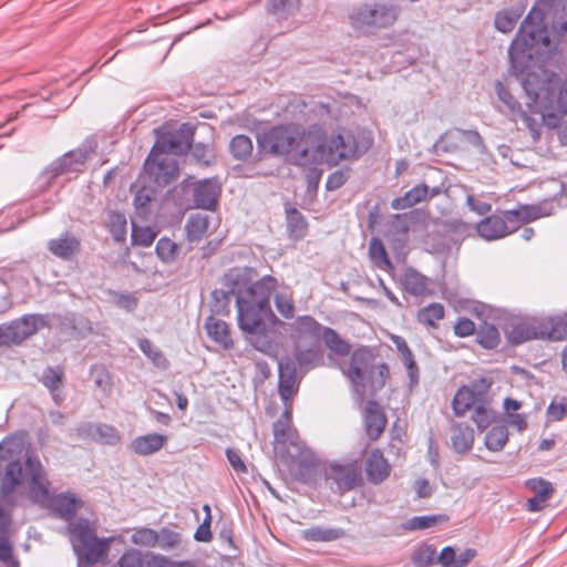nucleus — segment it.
I'll return each mask as SVG.
<instances>
[{"instance_id": "f257e3e1", "label": "nucleus", "mask_w": 567, "mask_h": 567, "mask_svg": "<svg viewBox=\"0 0 567 567\" xmlns=\"http://www.w3.org/2000/svg\"><path fill=\"white\" fill-rule=\"evenodd\" d=\"M252 271L251 268H234L225 274L224 280L236 297L239 329L247 334L248 341L256 350L268 353L272 349L268 326L277 320L270 306L277 280L266 275L251 282Z\"/></svg>"}, {"instance_id": "f03ea898", "label": "nucleus", "mask_w": 567, "mask_h": 567, "mask_svg": "<svg viewBox=\"0 0 567 567\" xmlns=\"http://www.w3.org/2000/svg\"><path fill=\"white\" fill-rule=\"evenodd\" d=\"M564 0H537L523 20L508 48L509 71L514 75L528 74L529 69L551 50L550 35L545 23L546 10L563 4ZM543 65H538L537 72ZM527 75H525L526 78Z\"/></svg>"}, {"instance_id": "7ed1b4c3", "label": "nucleus", "mask_w": 567, "mask_h": 567, "mask_svg": "<svg viewBox=\"0 0 567 567\" xmlns=\"http://www.w3.org/2000/svg\"><path fill=\"white\" fill-rule=\"evenodd\" d=\"M522 86L527 96L526 107L532 113H539L547 126L555 127L567 114V79L558 85L556 73L539 68L523 79Z\"/></svg>"}, {"instance_id": "20e7f679", "label": "nucleus", "mask_w": 567, "mask_h": 567, "mask_svg": "<svg viewBox=\"0 0 567 567\" xmlns=\"http://www.w3.org/2000/svg\"><path fill=\"white\" fill-rule=\"evenodd\" d=\"M555 209L554 199H544L536 204H519L516 208L504 210L503 216L489 215L483 218L474 228L481 238L493 241L514 233L520 224L553 215Z\"/></svg>"}, {"instance_id": "39448f33", "label": "nucleus", "mask_w": 567, "mask_h": 567, "mask_svg": "<svg viewBox=\"0 0 567 567\" xmlns=\"http://www.w3.org/2000/svg\"><path fill=\"white\" fill-rule=\"evenodd\" d=\"M358 146L350 132H337L330 136H324L313 150L302 147L297 150L293 156V163L301 167H307L317 162H326L330 165H337L342 159L354 157Z\"/></svg>"}, {"instance_id": "423d86ee", "label": "nucleus", "mask_w": 567, "mask_h": 567, "mask_svg": "<svg viewBox=\"0 0 567 567\" xmlns=\"http://www.w3.org/2000/svg\"><path fill=\"white\" fill-rule=\"evenodd\" d=\"M25 471L30 477V493L37 503H48L51 501L53 511L63 519H71L76 513L78 499L74 495L61 493L51 498L49 492V482L45 480L40 460L37 456L29 455L25 460Z\"/></svg>"}, {"instance_id": "0eeeda50", "label": "nucleus", "mask_w": 567, "mask_h": 567, "mask_svg": "<svg viewBox=\"0 0 567 567\" xmlns=\"http://www.w3.org/2000/svg\"><path fill=\"white\" fill-rule=\"evenodd\" d=\"M303 132L292 124H279L257 133V153L262 157H284L297 150Z\"/></svg>"}, {"instance_id": "6e6552de", "label": "nucleus", "mask_w": 567, "mask_h": 567, "mask_svg": "<svg viewBox=\"0 0 567 567\" xmlns=\"http://www.w3.org/2000/svg\"><path fill=\"white\" fill-rule=\"evenodd\" d=\"M96 148V138L90 136L78 148L66 152L49 164L38 177L41 190L47 189L61 175L82 172L86 161L95 154Z\"/></svg>"}, {"instance_id": "1a4fd4ad", "label": "nucleus", "mask_w": 567, "mask_h": 567, "mask_svg": "<svg viewBox=\"0 0 567 567\" xmlns=\"http://www.w3.org/2000/svg\"><path fill=\"white\" fill-rule=\"evenodd\" d=\"M70 540L79 564L93 565L101 560L112 540L111 537L99 538L86 519L69 525Z\"/></svg>"}, {"instance_id": "9d476101", "label": "nucleus", "mask_w": 567, "mask_h": 567, "mask_svg": "<svg viewBox=\"0 0 567 567\" xmlns=\"http://www.w3.org/2000/svg\"><path fill=\"white\" fill-rule=\"evenodd\" d=\"M70 540L79 564L93 565L101 560L112 540L111 537L99 538L86 519L69 525Z\"/></svg>"}, {"instance_id": "9b49d317", "label": "nucleus", "mask_w": 567, "mask_h": 567, "mask_svg": "<svg viewBox=\"0 0 567 567\" xmlns=\"http://www.w3.org/2000/svg\"><path fill=\"white\" fill-rule=\"evenodd\" d=\"M399 14V8L386 2H364L349 13L350 24L357 30L381 29L392 25Z\"/></svg>"}, {"instance_id": "f8f14e48", "label": "nucleus", "mask_w": 567, "mask_h": 567, "mask_svg": "<svg viewBox=\"0 0 567 567\" xmlns=\"http://www.w3.org/2000/svg\"><path fill=\"white\" fill-rule=\"evenodd\" d=\"M43 328H51L50 313H27L9 323L0 324V346L21 344Z\"/></svg>"}, {"instance_id": "ddd939ff", "label": "nucleus", "mask_w": 567, "mask_h": 567, "mask_svg": "<svg viewBox=\"0 0 567 567\" xmlns=\"http://www.w3.org/2000/svg\"><path fill=\"white\" fill-rule=\"evenodd\" d=\"M182 189L192 195L195 208L215 210L221 193V184L218 177L194 181L188 176L182 182Z\"/></svg>"}, {"instance_id": "4468645a", "label": "nucleus", "mask_w": 567, "mask_h": 567, "mask_svg": "<svg viewBox=\"0 0 567 567\" xmlns=\"http://www.w3.org/2000/svg\"><path fill=\"white\" fill-rule=\"evenodd\" d=\"M144 173L156 186L164 187L177 179L179 167L175 158L152 147L144 162Z\"/></svg>"}, {"instance_id": "2eb2a0df", "label": "nucleus", "mask_w": 567, "mask_h": 567, "mask_svg": "<svg viewBox=\"0 0 567 567\" xmlns=\"http://www.w3.org/2000/svg\"><path fill=\"white\" fill-rule=\"evenodd\" d=\"M300 346L295 344L291 354L284 355L278 362V377L281 375V367H284L285 362H289L292 365L297 386L300 385L302 378L308 371L320 365L323 361L318 344H310L306 349H302Z\"/></svg>"}, {"instance_id": "dca6fc26", "label": "nucleus", "mask_w": 567, "mask_h": 567, "mask_svg": "<svg viewBox=\"0 0 567 567\" xmlns=\"http://www.w3.org/2000/svg\"><path fill=\"white\" fill-rule=\"evenodd\" d=\"M195 126L188 122L182 123L175 133L161 134L153 147L164 155H185L194 143Z\"/></svg>"}, {"instance_id": "f3484780", "label": "nucleus", "mask_w": 567, "mask_h": 567, "mask_svg": "<svg viewBox=\"0 0 567 567\" xmlns=\"http://www.w3.org/2000/svg\"><path fill=\"white\" fill-rule=\"evenodd\" d=\"M326 477L332 482L333 486L331 488L342 495L359 485L361 470L357 461L332 463L326 472Z\"/></svg>"}, {"instance_id": "a211bd4d", "label": "nucleus", "mask_w": 567, "mask_h": 567, "mask_svg": "<svg viewBox=\"0 0 567 567\" xmlns=\"http://www.w3.org/2000/svg\"><path fill=\"white\" fill-rule=\"evenodd\" d=\"M374 354L367 347L355 349L350 358V363L342 369L343 374L357 388H364L365 381L373 372Z\"/></svg>"}, {"instance_id": "6ab92c4d", "label": "nucleus", "mask_w": 567, "mask_h": 567, "mask_svg": "<svg viewBox=\"0 0 567 567\" xmlns=\"http://www.w3.org/2000/svg\"><path fill=\"white\" fill-rule=\"evenodd\" d=\"M51 327L56 324L60 333L72 338H85L93 332L91 321L82 315L66 312L64 315H50Z\"/></svg>"}, {"instance_id": "aec40b11", "label": "nucleus", "mask_w": 567, "mask_h": 567, "mask_svg": "<svg viewBox=\"0 0 567 567\" xmlns=\"http://www.w3.org/2000/svg\"><path fill=\"white\" fill-rule=\"evenodd\" d=\"M298 390L299 386H297L295 370L289 362H285L284 367H281V375H279L278 380V392L285 404V410L276 422L291 424L292 396Z\"/></svg>"}, {"instance_id": "412c9836", "label": "nucleus", "mask_w": 567, "mask_h": 567, "mask_svg": "<svg viewBox=\"0 0 567 567\" xmlns=\"http://www.w3.org/2000/svg\"><path fill=\"white\" fill-rule=\"evenodd\" d=\"M324 328L311 316H299L290 324V337L293 344H301L302 342L318 344Z\"/></svg>"}, {"instance_id": "4be33fe9", "label": "nucleus", "mask_w": 567, "mask_h": 567, "mask_svg": "<svg viewBox=\"0 0 567 567\" xmlns=\"http://www.w3.org/2000/svg\"><path fill=\"white\" fill-rule=\"evenodd\" d=\"M76 434L83 440H90L97 444L116 445L121 441L120 432L106 423L84 422L76 427Z\"/></svg>"}, {"instance_id": "5701e85b", "label": "nucleus", "mask_w": 567, "mask_h": 567, "mask_svg": "<svg viewBox=\"0 0 567 567\" xmlns=\"http://www.w3.org/2000/svg\"><path fill=\"white\" fill-rule=\"evenodd\" d=\"M272 432L275 444L287 449V456L295 458L302 454L303 444L298 431L290 423L275 422Z\"/></svg>"}, {"instance_id": "b1692460", "label": "nucleus", "mask_w": 567, "mask_h": 567, "mask_svg": "<svg viewBox=\"0 0 567 567\" xmlns=\"http://www.w3.org/2000/svg\"><path fill=\"white\" fill-rule=\"evenodd\" d=\"M48 249L62 260H72L80 252L81 241L71 233L64 231L58 238L48 241Z\"/></svg>"}, {"instance_id": "393cba45", "label": "nucleus", "mask_w": 567, "mask_h": 567, "mask_svg": "<svg viewBox=\"0 0 567 567\" xmlns=\"http://www.w3.org/2000/svg\"><path fill=\"white\" fill-rule=\"evenodd\" d=\"M365 432L370 440H377L386 425V416L381 405L375 401H368L364 411Z\"/></svg>"}, {"instance_id": "a878e982", "label": "nucleus", "mask_w": 567, "mask_h": 567, "mask_svg": "<svg viewBox=\"0 0 567 567\" xmlns=\"http://www.w3.org/2000/svg\"><path fill=\"white\" fill-rule=\"evenodd\" d=\"M526 486L535 493L526 503L527 511L535 513L545 508L554 493L553 484L543 478H533L527 481Z\"/></svg>"}, {"instance_id": "bb28decb", "label": "nucleus", "mask_w": 567, "mask_h": 567, "mask_svg": "<svg viewBox=\"0 0 567 567\" xmlns=\"http://www.w3.org/2000/svg\"><path fill=\"white\" fill-rule=\"evenodd\" d=\"M391 467L378 449L372 450L365 463V473L369 482L380 484L390 475Z\"/></svg>"}, {"instance_id": "cd10ccee", "label": "nucleus", "mask_w": 567, "mask_h": 567, "mask_svg": "<svg viewBox=\"0 0 567 567\" xmlns=\"http://www.w3.org/2000/svg\"><path fill=\"white\" fill-rule=\"evenodd\" d=\"M40 382L49 390L53 402L61 405L64 401L62 393L64 372L60 367H47L43 369Z\"/></svg>"}, {"instance_id": "c85d7f7f", "label": "nucleus", "mask_w": 567, "mask_h": 567, "mask_svg": "<svg viewBox=\"0 0 567 567\" xmlns=\"http://www.w3.org/2000/svg\"><path fill=\"white\" fill-rule=\"evenodd\" d=\"M474 430L463 422H456L451 425V445L455 453L465 454L473 449Z\"/></svg>"}, {"instance_id": "c756f323", "label": "nucleus", "mask_w": 567, "mask_h": 567, "mask_svg": "<svg viewBox=\"0 0 567 567\" xmlns=\"http://www.w3.org/2000/svg\"><path fill=\"white\" fill-rule=\"evenodd\" d=\"M205 329L208 337L223 349L229 350L234 346L229 326L220 319L209 316L205 321Z\"/></svg>"}, {"instance_id": "7c9ffc66", "label": "nucleus", "mask_w": 567, "mask_h": 567, "mask_svg": "<svg viewBox=\"0 0 567 567\" xmlns=\"http://www.w3.org/2000/svg\"><path fill=\"white\" fill-rule=\"evenodd\" d=\"M495 92L504 107H499V112L508 116L512 121H517L523 115L522 103L512 94L502 81L495 82Z\"/></svg>"}, {"instance_id": "2f4dec72", "label": "nucleus", "mask_w": 567, "mask_h": 567, "mask_svg": "<svg viewBox=\"0 0 567 567\" xmlns=\"http://www.w3.org/2000/svg\"><path fill=\"white\" fill-rule=\"evenodd\" d=\"M346 532L341 527L312 525L301 532L302 539L312 543H329L344 537Z\"/></svg>"}, {"instance_id": "473e14b6", "label": "nucleus", "mask_w": 567, "mask_h": 567, "mask_svg": "<svg viewBox=\"0 0 567 567\" xmlns=\"http://www.w3.org/2000/svg\"><path fill=\"white\" fill-rule=\"evenodd\" d=\"M167 437L158 433H150L135 437L131 443V449L137 455H151L158 452L166 443Z\"/></svg>"}, {"instance_id": "72a5a7b5", "label": "nucleus", "mask_w": 567, "mask_h": 567, "mask_svg": "<svg viewBox=\"0 0 567 567\" xmlns=\"http://www.w3.org/2000/svg\"><path fill=\"white\" fill-rule=\"evenodd\" d=\"M524 11L525 6H517L515 8L498 11L494 20L495 28L502 33L512 32Z\"/></svg>"}, {"instance_id": "f704fd0d", "label": "nucleus", "mask_w": 567, "mask_h": 567, "mask_svg": "<svg viewBox=\"0 0 567 567\" xmlns=\"http://www.w3.org/2000/svg\"><path fill=\"white\" fill-rule=\"evenodd\" d=\"M427 194L429 187L425 184H420L408 190L402 197L394 198L391 206L396 210L406 209L425 199Z\"/></svg>"}, {"instance_id": "c9c22d12", "label": "nucleus", "mask_w": 567, "mask_h": 567, "mask_svg": "<svg viewBox=\"0 0 567 567\" xmlns=\"http://www.w3.org/2000/svg\"><path fill=\"white\" fill-rule=\"evenodd\" d=\"M476 341L485 349H495L501 343L499 331L493 323L487 322V319H482L476 329Z\"/></svg>"}, {"instance_id": "e433bc0d", "label": "nucleus", "mask_w": 567, "mask_h": 567, "mask_svg": "<svg viewBox=\"0 0 567 567\" xmlns=\"http://www.w3.org/2000/svg\"><path fill=\"white\" fill-rule=\"evenodd\" d=\"M209 218L200 213L192 214L185 224L186 237L189 241H199L207 233Z\"/></svg>"}, {"instance_id": "4c0bfd02", "label": "nucleus", "mask_w": 567, "mask_h": 567, "mask_svg": "<svg viewBox=\"0 0 567 567\" xmlns=\"http://www.w3.org/2000/svg\"><path fill=\"white\" fill-rule=\"evenodd\" d=\"M508 441V429L505 423L492 425L484 439V445L488 451H502Z\"/></svg>"}, {"instance_id": "58836bf2", "label": "nucleus", "mask_w": 567, "mask_h": 567, "mask_svg": "<svg viewBox=\"0 0 567 567\" xmlns=\"http://www.w3.org/2000/svg\"><path fill=\"white\" fill-rule=\"evenodd\" d=\"M287 214V233L291 239L298 240L306 236L308 224L297 208H289Z\"/></svg>"}, {"instance_id": "ea45409f", "label": "nucleus", "mask_w": 567, "mask_h": 567, "mask_svg": "<svg viewBox=\"0 0 567 567\" xmlns=\"http://www.w3.org/2000/svg\"><path fill=\"white\" fill-rule=\"evenodd\" d=\"M254 151L252 141L245 134L235 135L229 143V152L236 161L247 162Z\"/></svg>"}, {"instance_id": "a19ab883", "label": "nucleus", "mask_w": 567, "mask_h": 567, "mask_svg": "<svg viewBox=\"0 0 567 567\" xmlns=\"http://www.w3.org/2000/svg\"><path fill=\"white\" fill-rule=\"evenodd\" d=\"M427 279L415 269H408L402 277V285L412 296H422L426 291Z\"/></svg>"}, {"instance_id": "79ce46f5", "label": "nucleus", "mask_w": 567, "mask_h": 567, "mask_svg": "<svg viewBox=\"0 0 567 567\" xmlns=\"http://www.w3.org/2000/svg\"><path fill=\"white\" fill-rule=\"evenodd\" d=\"M23 468L20 461H10L6 465L4 476L2 480L1 491L4 494H9L16 489V487L22 481Z\"/></svg>"}, {"instance_id": "37998d69", "label": "nucleus", "mask_w": 567, "mask_h": 567, "mask_svg": "<svg viewBox=\"0 0 567 567\" xmlns=\"http://www.w3.org/2000/svg\"><path fill=\"white\" fill-rule=\"evenodd\" d=\"M447 520L449 516L444 514L413 516L403 524V527L409 530L427 529Z\"/></svg>"}, {"instance_id": "c03bdc74", "label": "nucleus", "mask_w": 567, "mask_h": 567, "mask_svg": "<svg viewBox=\"0 0 567 567\" xmlns=\"http://www.w3.org/2000/svg\"><path fill=\"white\" fill-rule=\"evenodd\" d=\"M472 405H476V394L468 386L457 389L452 401V409L457 416L463 415Z\"/></svg>"}, {"instance_id": "a18cd8bd", "label": "nucleus", "mask_w": 567, "mask_h": 567, "mask_svg": "<svg viewBox=\"0 0 567 567\" xmlns=\"http://www.w3.org/2000/svg\"><path fill=\"white\" fill-rule=\"evenodd\" d=\"M411 561L416 567H430L437 563L436 548L432 544L422 543L412 553Z\"/></svg>"}, {"instance_id": "49530a36", "label": "nucleus", "mask_w": 567, "mask_h": 567, "mask_svg": "<svg viewBox=\"0 0 567 567\" xmlns=\"http://www.w3.org/2000/svg\"><path fill=\"white\" fill-rule=\"evenodd\" d=\"M322 339L326 346L339 355H348L351 352L350 343L342 339L340 334L332 328L326 327L323 330Z\"/></svg>"}, {"instance_id": "de8ad7c7", "label": "nucleus", "mask_w": 567, "mask_h": 567, "mask_svg": "<svg viewBox=\"0 0 567 567\" xmlns=\"http://www.w3.org/2000/svg\"><path fill=\"white\" fill-rule=\"evenodd\" d=\"M109 231L115 243H124L127 233V221L124 214L120 212H111L107 223Z\"/></svg>"}, {"instance_id": "09e8293b", "label": "nucleus", "mask_w": 567, "mask_h": 567, "mask_svg": "<svg viewBox=\"0 0 567 567\" xmlns=\"http://www.w3.org/2000/svg\"><path fill=\"white\" fill-rule=\"evenodd\" d=\"M138 349L146 355L155 367L159 369H167L169 365L168 360L164 355V353L153 344V342L147 338H142L137 342Z\"/></svg>"}, {"instance_id": "8fccbe9b", "label": "nucleus", "mask_w": 567, "mask_h": 567, "mask_svg": "<svg viewBox=\"0 0 567 567\" xmlns=\"http://www.w3.org/2000/svg\"><path fill=\"white\" fill-rule=\"evenodd\" d=\"M496 415L497 413L485 403H478L475 405L472 420L478 431H484L494 423Z\"/></svg>"}, {"instance_id": "3c124183", "label": "nucleus", "mask_w": 567, "mask_h": 567, "mask_svg": "<svg viewBox=\"0 0 567 567\" xmlns=\"http://www.w3.org/2000/svg\"><path fill=\"white\" fill-rule=\"evenodd\" d=\"M156 231L151 227H140L133 223L131 241L133 246L148 247L156 238Z\"/></svg>"}, {"instance_id": "603ef678", "label": "nucleus", "mask_w": 567, "mask_h": 567, "mask_svg": "<svg viewBox=\"0 0 567 567\" xmlns=\"http://www.w3.org/2000/svg\"><path fill=\"white\" fill-rule=\"evenodd\" d=\"M155 252L163 262H173L177 256V245L172 239L162 237L156 244Z\"/></svg>"}, {"instance_id": "864d4df0", "label": "nucleus", "mask_w": 567, "mask_h": 567, "mask_svg": "<svg viewBox=\"0 0 567 567\" xmlns=\"http://www.w3.org/2000/svg\"><path fill=\"white\" fill-rule=\"evenodd\" d=\"M299 7V0H268V11L278 18L292 14Z\"/></svg>"}, {"instance_id": "5fc2aeb1", "label": "nucleus", "mask_w": 567, "mask_h": 567, "mask_svg": "<svg viewBox=\"0 0 567 567\" xmlns=\"http://www.w3.org/2000/svg\"><path fill=\"white\" fill-rule=\"evenodd\" d=\"M190 150L192 156L198 164L209 166L215 162V152L209 144L196 143Z\"/></svg>"}, {"instance_id": "6e6d98bb", "label": "nucleus", "mask_w": 567, "mask_h": 567, "mask_svg": "<svg viewBox=\"0 0 567 567\" xmlns=\"http://www.w3.org/2000/svg\"><path fill=\"white\" fill-rule=\"evenodd\" d=\"M91 374L94 378L95 386L109 395L112 391V379L109 371L103 365H96L91 368Z\"/></svg>"}, {"instance_id": "4d7b16f0", "label": "nucleus", "mask_w": 567, "mask_h": 567, "mask_svg": "<svg viewBox=\"0 0 567 567\" xmlns=\"http://www.w3.org/2000/svg\"><path fill=\"white\" fill-rule=\"evenodd\" d=\"M275 306L277 311L286 319L293 318L295 305L292 296L288 292L281 291L275 295Z\"/></svg>"}, {"instance_id": "13d9d810", "label": "nucleus", "mask_w": 567, "mask_h": 567, "mask_svg": "<svg viewBox=\"0 0 567 567\" xmlns=\"http://www.w3.org/2000/svg\"><path fill=\"white\" fill-rule=\"evenodd\" d=\"M233 295L234 293H231V288H229V291L218 289L214 290L212 292V311L218 315L228 312L230 297Z\"/></svg>"}, {"instance_id": "bf43d9fd", "label": "nucleus", "mask_w": 567, "mask_h": 567, "mask_svg": "<svg viewBox=\"0 0 567 567\" xmlns=\"http://www.w3.org/2000/svg\"><path fill=\"white\" fill-rule=\"evenodd\" d=\"M443 317L444 307L439 302L430 303L420 311V319L430 326H434Z\"/></svg>"}, {"instance_id": "052dcab7", "label": "nucleus", "mask_w": 567, "mask_h": 567, "mask_svg": "<svg viewBox=\"0 0 567 567\" xmlns=\"http://www.w3.org/2000/svg\"><path fill=\"white\" fill-rule=\"evenodd\" d=\"M537 337L536 329L530 326L519 324L515 326L509 333V341L514 344H520L527 340Z\"/></svg>"}, {"instance_id": "680f3d73", "label": "nucleus", "mask_w": 567, "mask_h": 567, "mask_svg": "<svg viewBox=\"0 0 567 567\" xmlns=\"http://www.w3.org/2000/svg\"><path fill=\"white\" fill-rule=\"evenodd\" d=\"M143 555L140 550L134 548L126 549L117 560L115 567H144Z\"/></svg>"}, {"instance_id": "e2e57ef3", "label": "nucleus", "mask_w": 567, "mask_h": 567, "mask_svg": "<svg viewBox=\"0 0 567 567\" xmlns=\"http://www.w3.org/2000/svg\"><path fill=\"white\" fill-rule=\"evenodd\" d=\"M547 420L558 422L567 416V398L563 396L559 401L553 400L547 408Z\"/></svg>"}, {"instance_id": "0e129e2a", "label": "nucleus", "mask_w": 567, "mask_h": 567, "mask_svg": "<svg viewBox=\"0 0 567 567\" xmlns=\"http://www.w3.org/2000/svg\"><path fill=\"white\" fill-rule=\"evenodd\" d=\"M532 112L527 109V111H523V115L522 116H518V120H522L524 122V124L526 125V127L529 130L530 134H532V137L534 141H537L540 136V128H542V124L546 123V121L542 120V121H537L535 120L534 117H532ZM540 118H543L540 116Z\"/></svg>"}, {"instance_id": "69168bd1", "label": "nucleus", "mask_w": 567, "mask_h": 567, "mask_svg": "<svg viewBox=\"0 0 567 567\" xmlns=\"http://www.w3.org/2000/svg\"><path fill=\"white\" fill-rule=\"evenodd\" d=\"M158 535L151 528H142L133 534L132 542L144 546H155Z\"/></svg>"}, {"instance_id": "338daca9", "label": "nucleus", "mask_w": 567, "mask_h": 567, "mask_svg": "<svg viewBox=\"0 0 567 567\" xmlns=\"http://www.w3.org/2000/svg\"><path fill=\"white\" fill-rule=\"evenodd\" d=\"M370 255H371L372 259L375 260L378 266L380 265L378 259H380V261L382 264H384L386 267H392V264L388 257L385 248L381 241H379L377 239H372L371 245H370Z\"/></svg>"}, {"instance_id": "774afa93", "label": "nucleus", "mask_w": 567, "mask_h": 567, "mask_svg": "<svg viewBox=\"0 0 567 567\" xmlns=\"http://www.w3.org/2000/svg\"><path fill=\"white\" fill-rule=\"evenodd\" d=\"M349 178V174L347 171L338 169L331 173L326 182L327 190H337L342 187Z\"/></svg>"}]
</instances>
